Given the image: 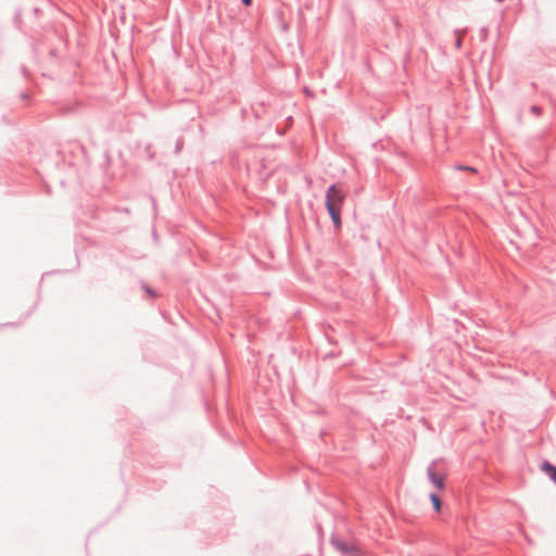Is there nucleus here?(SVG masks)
I'll return each instance as SVG.
<instances>
[{
  "label": "nucleus",
  "instance_id": "nucleus-1",
  "mask_svg": "<svg viewBox=\"0 0 556 556\" xmlns=\"http://www.w3.org/2000/svg\"><path fill=\"white\" fill-rule=\"evenodd\" d=\"M345 199V194L341 188L337 185H331L326 191V207L334 224V227L339 230L341 228V211Z\"/></svg>",
  "mask_w": 556,
  "mask_h": 556
},
{
  "label": "nucleus",
  "instance_id": "nucleus-2",
  "mask_svg": "<svg viewBox=\"0 0 556 556\" xmlns=\"http://www.w3.org/2000/svg\"><path fill=\"white\" fill-rule=\"evenodd\" d=\"M427 475H428V478L430 479V481L432 482V484L438 490H443L444 489V486H445V477L443 475H440V473L435 472L431 468H428Z\"/></svg>",
  "mask_w": 556,
  "mask_h": 556
},
{
  "label": "nucleus",
  "instance_id": "nucleus-3",
  "mask_svg": "<svg viewBox=\"0 0 556 556\" xmlns=\"http://www.w3.org/2000/svg\"><path fill=\"white\" fill-rule=\"evenodd\" d=\"M542 470L556 483V467L548 462L542 464Z\"/></svg>",
  "mask_w": 556,
  "mask_h": 556
},
{
  "label": "nucleus",
  "instance_id": "nucleus-4",
  "mask_svg": "<svg viewBox=\"0 0 556 556\" xmlns=\"http://www.w3.org/2000/svg\"><path fill=\"white\" fill-rule=\"evenodd\" d=\"M430 501L432 502V505H433V508L435 509V511H440L441 510V500L439 498V496L435 494H430Z\"/></svg>",
  "mask_w": 556,
  "mask_h": 556
},
{
  "label": "nucleus",
  "instance_id": "nucleus-5",
  "mask_svg": "<svg viewBox=\"0 0 556 556\" xmlns=\"http://www.w3.org/2000/svg\"><path fill=\"white\" fill-rule=\"evenodd\" d=\"M334 544H336L337 548L343 553H349V552L353 551L352 547H349L346 544H344L342 542H334Z\"/></svg>",
  "mask_w": 556,
  "mask_h": 556
},
{
  "label": "nucleus",
  "instance_id": "nucleus-6",
  "mask_svg": "<svg viewBox=\"0 0 556 556\" xmlns=\"http://www.w3.org/2000/svg\"><path fill=\"white\" fill-rule=\"evenodd\" d=\"M459 169H465L466 172L476 173V168L469 166H459Z\"/></svg>",
  "mask_w": 556,
  "mask_h": 556
},
{
  "label": "nucleus",
  "instance_id": "nucleus-7",
  "mask_svg": "<svg viewBox=\"0 0 556 556\" xmlns=\"http://www.w3.org/2000/svg\"><path fill=\"white\" fill-rule=\"evenodd\" d=\"M244 5H250L252 0H241Z\"/></svg>",
  "mask_w": 556,
  "mask_h": 556
}]
</instances>
